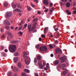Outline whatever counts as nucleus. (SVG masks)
<instances>
[{
    "label": "nucleus",
    "mask_w": 76,
    "mask_h": 76,
    "mask_svg": "<svg viewBox=\"0 0 76 76\" xmlns=\"http://www.w3.org/2000/svg\"><path fill=\"white\" fill-rule=\"evenodd\" d=\"M18 35L20 36V37H22V35H23V32L21 31H20L18 32Z\"/></svg>",
    "instance_id": "obj_21"
},
{
    "label": "nucleus",
    "mask_w": 76,
    "mask_h": 76,
    "mask_svg": "<svg viewBox=\"0 0 76 76\" xmlns=\"http://www.w3.org/2000/svg\"><path fill=\"white\" fill-rule=\"evenodd\" d=\"M73 6H76V2H74Z\"/></svg>",
    "instance_id": "obj_60"
},
{
    "label": "nucleus",
    "mask_w": 76,
    "mask_h": 76,
    "mask_svg": "<svg viewBox=\"0 0 76 76\" xmlns=\"http://www.w3.org/2000/svg\"><path fill=\"white\" fill-rule=\"evenodd\" d=\"M0 31L1 32H3V30L1 28L0 29Z\"/></svg>",
    "instance_id": "obj_58"
},
{
    "label": "nucleus",
    "mask_w": 76,
    "mask_h": 76,
    "mask_svg": "<svg viewBox=\"0 0 76 76\" xmlns=\"http://www.w3.org/2000/svg\"><path fill=\"white\" fill-rule=\"evenodd\" d=\"M65 66H66V64H59L58 66V67L57 68L58 70H59L60 69H61L62 67V69L63 70H66V69L64 68V67H65Z\"/></svg>",
    "instance_id": "obj_3"
},
{
    "label": "nucleus",
    "mask_w": 76,
    "mask_h": 76,
    "mask_svg": "<svg viewBox=\"0 0 76 76\" xmlns=\"http://www.w3.org/2000/svg\"><path fill=\"white\" fill-rule=\"evenodd\" d=\"M9 49L11 53H14L16 49V47L15 45H13L9 48Z\"/></svg>",
    "instance_id": "obj_2"
},
{
    "label": "nucleus",
    "mask_w": 76,
    "mask_h": 76,
    "mask_svg": "<svg viewBox=\"0 0 76 76\" xmlns=\"http://www.w3.org/2000/svg\"><path fill=\"white\" fill-rule=\"evenodd\" d=\"M27 24H26L24 25V26L25 28H26V27H27Z\"/></svg>",
    "instance_id": "obj_53"
},
{
    "label": "nucleus",
    "mask_w": 76,
    "mask_h": 76,
    "mask_svg": "<svg viewBox=\"0 0 76 76\" xmlns=\"http://www.w3.org/2000/svg\"><path fill=\"white\" fill-rule=\"evenodd\" d=\"M61 59V63H63V62L66 61V57H62Z\"/></svg>",
    "instance_id": "obj_10"
},
{
    "label": "nucleus",
    "mask_w": 76,
    "mask_h": 76,
    "mask_svg": "<svg viewBox=\"0 0 76 76\" xmlns=\"http://www.w3.org/2000/svg\"><path fill=\"white\" fill-rule=\"evenodd\" d=\"M73 9L74 10H76V8L75 7H74L73 8Z\"/></svg>",
    "instance_id": "obj_64"
},
{
    "label": "nucleus",
    "mask_w": 76,
    "mask_h": 76,
    "mask_svg": "<svg viewBox=\"0 0 76 76\" xmlns=\"http://www.w3.org/2000/svg\"><path fill=\"white\" fill-rule=\"evenodd\" d=\"M42 38H45V35L42 34Z\"/></svg>",
    "instance_id": "obj_51"
},
{
    "label": "nucleus",
    "mask_w": 76,
    "mask_h": 76,
    "mask_svg": "<svg viewBox=\"0 0 76 76\" xmlns=\"http://www.w3.org/2000/svg\"><path fill=\"white\" fill-rule=\"evenodd\" d=\"M28 30L30 33L33 32H36L37 30H36V26H32L31 24L28 25Z\"/></svg>",
    "instance_id": "obj_1"
},
{
    "label": "nucleus",
    "mask_w": 76,
    "mask_h": 76,
    "mask_svg": "<svg viewBox=\"0 0 76 76\" xmlns=\"http://www.w3.org/2000/svg\"><path fill=\"white\" fill-rule=\"evenodd\" d=\"M67 73V70H66L64 71V72H63L62 74L63 75H66Z\"/></svg>",
    "instance_id": "obj_23"
},
{
    "label": "nucleus",
    "mask_w": 76,
    "mask_h": 76,
    "mask_svg": "<svg viewBox=\"0 0 76 76\" xmlns=\"http://www.w3.org/2000/svg\"><path fill=\"white\" fill-rule=\"evenodd\" d=\"M18 67H19V68H21V66H22V64H21V63L20 62H19L18 64Z\"/></svg>",
    "instance_id": "obj_28"
},
{
    "label": "nucleus",
    "mask_w": 76,
    "mask_h": 76,
    "mask_svg": "<svg viewBox=\"0 0 76 76\" xmlns=\"http://www.w3.org/2000/svg\"><path fill=\"white\" fill-rule=\"evenodd\" d=\"M49 10L48 9H47L46 10H45V12H48V11Z\"/></svg>",
    "instance_id": "obj_42"
},
{
    "label": "nucleus",
    "mask_w": 76,
    "mask_h": 76,
    "mask_svg": "<svg viewBox=\"0 0 76 76\" xmlns=\"http://www.w3.org/2000/svg\"><path fill=\"white\" fill-rule=\"evenodd\" d=\"M18 25H19V26H21V25H22V24H21V23H19V24H18Z\"/></svg>",
    "instance_id": "obj_63"
},
{
    "label": "nucleus",
    "mask_w": 76,
    "mask_h": 76,
    "mask_svg": "<svg viewBox=\"0 0 76 76\" xmlns=\"http://www.w3.org/2000/svg\"><path fill=\"white\" fill-rule=\"evenodd\" d=\"M34 75L35 76H38V74L37 73H35Z\"/></svg>",
    "instance_id": "obj_45"
},
{
    "label": "nucleus",
    "mask_w": 76,
    "mask_h": 76,
    "mask_svg": "<svg viewBox=\"0 0 76 76\" xmlns=\"http://www.w3.org/2000/svg\"><path fill=\"white\" fill-rule=\"evenodd\" d=\"M60 4L61 5V6H62L63 5H64L65 4H64L63 3V2H60Z\"/></svg>",
    "instance_id": "obj_36"
},
{
    "label": "nucleus",
    "mask_w": 76,
    "mask_h": 76,
    "mask_svg": "<svg viewBox=\"0 0 76 76\" xmlns=\"http://www.w3.org/2000/svg\"><path fill=\"white\" fill-rule=\"evenodd\" d=\"M31 5L33 7H35V5H34L32 3H31Z\"/></svg>",
    "instance_id": "obj_39"
},
{
    "label": "nucleus",
    "mask_w": 76,
    "mask_h": 76,
    "mask_svg": "<svg viewBox=\"0 0 76 76\" xmlns=\"http://www.w3.org/2000/svg\"><path fill=\"white\" fill-rule=\"evenodd\" d=\"M37 60H41V57L39 55L37 56Z\"/></svg>",
    "instance_id": "obj_25"
},
{
    "label": "nucleus",
    "mask_w": 76,
    "mask_h": 76,
    "mask_svg": "<svg viewBox=\"0 0 76 76\" xmlns=\"http://www.w3.org/2000/svg\"><path fill=\"white\" fill-rule=\"evenodd\" d=\"M67 14L68 15H71V12H69Z\"/></svg>",
    "instance_id": "obj_59"
},
{
    "label": "nucleus",
    "mask_w": 76,
    "mask_h": 76,
    "mask_svg": "<svg viewBox=\"0 0 76 76\" xmlns=\"http://www.w3.org/2000/svg\"><path fill=\"white\" fill-rule=\"evenodd\" d=\"M24 72H27V73H30V71H29V70L26 69H25L24 70Z\"/></svg>",
    "instance_id": "obj_26"
},
{
    "label": "nucleus",
    "mask_w": 76,
    "mask_h": 76,
    "mask_svg": "<svg viewBox=\"0 0 76 76\" xmlns=\"http://www.w3.org/2000/svg\"><path fill=\"white\" fill-rule=\"evenodd\" d=\"M11 42V43H12V44H17V43H18L19 42V41L14 40Z\"/></svg>",
    "instance_id": "obj_15"
},
{
    "label": "nucleus",
    "mask_w": 76,
    "mask_h": 76,
    "mask_svg": "<svg viewBox=\"0 0 76 76\" xmlns=\"http://www.w3.org/2000/svg\"><path fill=\"white\" fill-rule=\"evenodd\" d=\"M17 7L19 9H22V5L21 4H18L17 5Z\"/></svg>",
    "instance_id": "obj_16"
},
{
    "label": "nucleus",
    "mask_w": 76,
    "mask_h": 76,
    "mask_svg": "<svg viewBox=\"0 0 76 76\" xmlns=\"http://www.w3.org/2000/svg\"><path fill=\"white\" fill-rule=\"evenodd\" d=\"M5 28L6 29H9V27L8 26H6Z\"/></svg>",
    "instance_id": "obj_41"
},
{
    "label": "nucleus",
    "mask_w": 76,
    "mask_h": 76,
    "mask_svg": "<svg viewBox=\"0 0 76 76\" xmlns=\"http://www.w3.org/2000/svg\"><path fill=\"white\" fill-rule=\"evenodd\" d=\"M56 53L57 54H61L62 53V51L60 49L58 48L56 50Z\"/></svg>",
    "instance_id": "obj_9"
},
{
    "label": "nucleus",
    "mask_w": 76,
    "mask_h": 76,
    "mask_svg": "<svg viewBox=\"0 0 76 76\" xmlns=\"http://www.w3.org/2000/svg\"><path fill=\"white\" fill-rule=\"evenodd\" d=\"M60 62V61H58V60H57L56 61L54 62V64L55 65L57 64H58Z\"/></svg>",
    "instance_id": "obj_22"
},
{
    "label": "nucleus",
    "mask_w": 76,
    "mask_h": 76,
    "mask_svg": "<svg viewBox=\"0 0 76 76\" xmlns=\"http://www.w3.org/2000/svg\"><path fill=\"white\" fill-rule=\"evenodd\" d=\"M44 69L45 70H48V68H47V67H45L44 68Z\"/></svg>",
    "instance_id": "obj_55"
},
{
    "label": "nucleus",
    "mask_w": 76,
    "mask_h": 76,
    "mask_svg": "<svg viewBox=\"0 0 76 76\" xmlns=\"http://www.w3.org/2000/svg\"><path fill=\"white\" fill-rule=\"evenodd\" d=\"M4 51L5 52H6V53L7 52V51H8V50H7V49H5L4 50Z\"/></svg>",
    "instance_id": "obj_57"
},
{
    "label": "nucleus",
    "mask_w": 76,
    "mask_h": 76,
    "mask_svg": "<svg viewBox=\"0 0 76 76\" xmlns=\"http://www.w3.org/2000/svg\"><path fill=\"white\" fill-rule=\"evenodd\" d=\"M41 40H42L41 38V37L39 38V41H41Z\"/></svg>",
    "instance_id": "obj_62"
},
{
    "label": "nucleus",
    "mask_w": 76,
    "mask_h": 76,
    "mask_svg": "<svg viewBox=\"0 0 76 76\" xmlns=\"http://www.w3.org/2000/svg\"><path fill=\"white\" fill-rule=\"evenodd\" d=\"M12 12H7L5 15V18H6V19L9 18L10 17V16H12Z\"/></svg>",
    "instance_id": "obj_5"
},
{
    "label": "nucleus",
    "mask_w": 76,
    "mask_h": 76,
    "mask_svg": "<svg viewBox=\"0 0 76 76\" xmlns=\"http://www.w3.org/2000/svg\"><path fill=\"white\" fill-rule=\"evenodd\" d=\"M4 23L5 25H7V26H10V22L6 20H4Z\"/></svg>",
    "instance_id": "obj_6"
},
{
    "label": "nucleus",
    "mask_w": 76,
    "mask_h": 76,
    "mask_svg": "<svg viewBox=\"0 0 76 76\" xmlns=\"http://www.w3.org/2000/svg\"><path fill=\"white\" fill-rule=\"evenodd\" d=\"M49 46L50 49H52V48H53V45H49Z\"/></svg>",
    "instance_id": "obj_35"
},
{
    "label": "nucleus",
    "mask_w": 76,
    "mask_h": 76,
    "mask_svg": "<svg viewBox=\"0 0 76 76\" xmlns=\"http://www.w3.org/2000/svg\"><path fill=\"white\" fill-rule=\"evenodd\" d=\"M47 50V48L46 46H41L39 48V50L40 51H46Z\"/></svg>",
    "instance_id": "obj_4"
},
{
    "label": "nucleus",
    "mask_w": 76,
    "mask_h": 76,
    "mask_svg": "<svg viewBox=\"0 0 76 76\" xmlns=\"http://www.w3.org/2000/svg\"><path fill=\"white\" fill-rule=\"evenodd\" d=\"M1 38H4V35H3L1 37Z\"/></svg>",
    "instance_id": "obj_56"
},
{
    "label": "nucleus",
    "mask_w": 76,
    "mask_h": 76,
    "mask_svg": "<svg viewBox=\"0 0 76 76\" xmlns=\"http://www.w3.org/2000/svg\"><path fill=\"white\" fill-rule=\"evenodd\" d=\"M54 56V55L53 54H52L50 55V57H53Z\"/></svg>",
    "instance_id": "obj_61"
},
{
    "label": "nucleus",
    "mask_w": 76,
    "mask_h": 76,
    "mask_svg": "<svg viewBox=\"0 0 76 76\" xmlns=\"http://www.w3.org/2000/svg\"><path fill=\"white\" fill-rule=\"evenodd\" d=\"M29 57H27L26 58H25V62L27 65H29V63H30V62L29 61Z\"/></svg>",
    "instance_id": "obj_7"
},
{
    "label": "nucleus",
    "mask_w": 76,
    "mask_h": 76,
    "mask_svg": "<svg viewBox=\"0 0 76 76\" xmlns=\"http://www.w3.org/2000/svg\"><path fill=\"white\" fill-rule=\"evenodd\" d=\"M14 12H17L19 13H21V12H22V10L19 8H16V9L14 10Z\"/></svg>",
    "instance_id": "obj_12"
},
{
    "label": "nucleus",
    "mask_w": 76,
    "mask_h": 76,
    "mask_svg": "<svg viewBox=\"0 0 76 76\" xmlns=\"http://www.w3.org/2000/svg\"><path fill=\"white\" fill-rule=\"evenodd\" d=\"M18 60V57H15L14 58V63H16L17 61Z\"/></svg>",
    "instance_id": "obj_17"
},
{
    "label": "nucleus",
    "mask_w": 76,
    "mask_h": 76,
    "mask_svg": "<svg viewBox=\"0 0 76 76\" xmlns=\"http://www.w3.org/2000/svg\"><path fill=\"white\" fill-rule=\"evenodd\" d=\"M37 23H34L32 25L33 26H36V25H37Z\"/></svg>",
    "instance_id": "obj_38"
},
{
    "label": "nucleus",
    "mask_w": 76,
    "mask_h": 76,
    "mask_svg": "<svg viewBox=\"0 0 76 76\" xmlns=\"http://www.w3.org/2000/svg\"><path fill=\"white\" fill-rule=\"evenodd\" d=\"M43 3L45 6H47L48 4V0H44Z\"/></svg>",
    "instance_id": "obj_11"
},
{
    "label": "nucleus",
    "mask_w": 76,
    "mask_h": 76,
    "mask_svg": "<svg viewBox=\"0 0 76 76\" xmlns=\"http://www.w3.org/2000/svg\"><path fill=\"white\" fill-rule=\"evenodd\" d=\"M58 42L57 40L55 41V44H58Z\"/></svg>",
    "instance_id": "obj_49"
},
{
    "label": "nucleus",
    "mask_w": 76,
    "mask_h": 76,
    "mask_svg": "<svg viewBox=\"0 0 76 76\" xmlns=\"http://www.w3.org/2000/svg\"><path fill=\"white\" fill-rule=\"evenodd\" d=\"M7 75L8 76H12V72H9L7 74Z\"/></svg>",
    "instance_id": "obj_29"
},
{
    "label": "nucleus",
    "mask_w": 76,
    "mask_h": 76,
    "mask_svg": "<svg viewBox=\"0 0 76 76\" xmlns=\"http://www.w3.org/2000/svg\"><path fill=\"white\" fill-rule=\"evenodd\" d=\"M7 34L8 35H9V36H12V34H11V33H10L9 31H7Z\"/></svg>",
    "instance_id": "obj_20"
},
{
    "label": "nucleus",
    "mask_w": 76,
    "mask_h": 76,
    "mask_svg": "<svg viewBox=\"0 0 76 76\" xmlns=\"http://www.w3.org/2000/svg\"><path fill=\"white\" fill-rule=\"evenodd\" d=\"M37 13L39 15H40V14H41V13L40 11H37Z\"/></svg>",
    "instance_id": "obj_47"
},
{
    "label": "nucleus",
    "mask_w": 76,
    "mask_h": 76,
    "mask_svg": "<svg viewBox=\"0 0 76 76\" xmlns=\"http://www.w3.org/2000/svg\"><path fill=\"white\" fill-rule=\"evenodd\" d=\"M54 10V7H52L51 9L50 10V12H53Z\"/></svg>",
    "instance_id": "obj_30"
},
{
    "label": "nucleus",
    "mask_w": 76,
    "mask_h": 76,
    "mask_svg": "<svg viewBox=\"0 0 76 76\" xmlns=\"http://www.w3.org/2000/svg\"><path fill=\"white\" fill-rule=\"evenodd\" d=\"M38 20V19L37 18H34V20H33V22H37Z\"/></svg>",
    "instance_id": "obj_34"
},
{
    "label": "nucleus",
    "mask_w": 76,
    "mask_h": 76,
    "mask_svg": "<svg viewBox=\"0 0 76 76\" xmlns=\"http://www.w3.org/2000/svg\"><path fill=\"white\" fill-rule=\"evenodd\" d=\"M73 14H75L76 13V11H74L73 12Z\"/></svg>",
    "instance_id": "obj_52"
},
{
    "label": "nucleus",
    "mask_w": 76,
    "mask_h": 76,
    "mask_svg": "<svg viewBox=\"0 0 76 76\" xmlns=\"http://www.w3.org/2000/svg\"><path fill=\"white\" fill-rule=\"evenodd\" d=\"M34 59V62L35 63V64H36V63L37 62V59L36 58H35Z\"/></svg>",
    "instance_id": "obj_31"
},
{
    "label": "nucleus",
    "mask_w": 76,
    "mask_h": 76,
    "mask_svg": "<svg viewBox=\"0 0 76 76\" xmlns=\"http://www.w3.org/2000/svg\"><path fill=\"white\" fill-rule=\"evenodd\" d=\"M27 8L28 10L29 11H30L32 10V8H31V7H30L29 6H27Z\"/></svg>",
    "instance_id": "obj_24"
},
{
    "label": "nucleus",
    "mask_w": 76,
    "mask_h": 76,
    "mask_svg": "<svg viewBox=\"0 0 76 76\" xmlns=\"http://www.w3.org/2000/svg\"><path fill=\"white\" fill-rule=\"evenodd\" d=\"M48 29V27H45V28H44V33L45 34H46L47 33V29Z\"/></svg>",
    "instance_id": "obj_18"
},
{
    "label": "nucleus",
    "mask_w": 76,
    "mask_h": 76,
    "mask_svg": "<svg viewBox=\"0 0 76 76\" xmlns=\"http://www.w3.org/2000/svg\"><path fill=\"white\" fill-rule=\"evenodd\" d=\"M56 36L57 37H59V36H60V34H59V33H57L56 34Z\"/></svg>",
    "instance_id": "obj_50"
},
{
    "label": "nucleus",
    "mask_w": 76,
    "mask_h": 76,
    "mask_svg": "<svg viewBox=\"0 0 76 76\" xmlns=\"http://www.w3.org/2000/svg\"><path fill=\"white\" fill-rule=\"evenodd\" d=\"M27 55H28L27 52H24V54L23 55V56L24 58H26L27 57H28V56H27Z\"/></svg>",
    "instance_id": "obj_14"
},
{
    "label": "nucleus",
    "mask_w": 76,
    "mask_h": 76,
    "mask_svg": "<svg viewBox=\"0 0 76 76\" xmlns=\"http://www.w3.org/2000/svg\"><path fill=\"white\" fill-rule=\"evenodd\" d=\"M53 5V4H52V3H50V7H52Z\"/></svg>",
    "instance_id": "obj_44"
},
{
    "label": "nucleus",
    "mask_w": 76,
    "mask_h": 76,
    "mask_svg": "<svg viewBox=\"0 0 76 76\" xmlns=\"http://www.w3.org/2000/svg\"><path fill=\"white\" fill-rule=\"evenodd\" d=\"M39 47V44L37 45H36V48H37V49H38Z\"/></svg>",
    "instance_id": "obj_33"
},
{
    "label": "nucleus",
    "mask_w": 76,
    "mask_h": 76,
    "mask_svg": "<svg viewBox=\"0 0 76 76\" xmlns=\"http://www.w3.org/2000/svg\"><path fill=\"white\" fill-rule=\"evenodd\" d=\"M18 31H20V30L21 29H22V27L20 26V27H19V28H18Z\"/></svg>",
    "instance_id": "obj_40"
},
{
    "label": "nucleus",
    "mask_w": 76,
    "mask_h": 76,
    "mask_svg": "<svg viewBox=\"0 0 76 76\" xmlns=\"http://www.w3.org/2000/svg\"><path fill=\"white\" fill-rule=\"evenodd\" d=\"M56 26H55L54 27V28L55 31H57L58 30V28H56Z\"/></svg>",
    "instance_id": "obj_27"
},
{
    "label": "nucleus",
    "mask_w": 76,
    "mask_h": 76,
    "mask_svg": "<svg viewBox=\"0 0 76 76\" xmlns=\"http://www.w3.org/2000/svg\"><path fill=\"white\" fill-rule=\"evenodd\" d=\"M11 6L13 9H16V4H15V2H12Z\"/></svg>",
    "instance_id": "obj_8"
},
{
    "label": "nucleus",
    "mask_w": 76,
    "mask_h": 76,
    "mask_svg": "<svg viewBox=\"0 0 76 76\" xmlns=\"http://www.w3.org/2000/svg\"><path fill=\"white\" fill-rule=\"evenodd\" d=\"M66 4L67 7H69L70 6L71 4H70V3L69 2H67Z\"/></svg>",
    "instance_id": "obj_19"
},
{
    "label": "nucleus",
    "mask_w": 76,
    "mask_h": 76,
    "mask_svg": "<svg viewBox=\"0 0 76 76\" xmlns=\"http://www.w3.org/2000/svg\"><path fill=\"white\" fill-rule=\"evenodd\" d=\"M11 69L15 72H16L18 70V68L16 67H14L13 66H11Z\"/></svg>",
    "instance_id": "obj_13"
},
{
    "label": "nucleus",
    "mask_w": 76,
    "mask_h": 76,
    "mask_svg": "<svg viewBox=\"0 0 76 76\" xmlns=\"http://www.w3.org/2000/svg\"><path fill=\"white\" fill-rule=\"evenodd\" d=\"M34 1L36 2V3H38V0H34Z\"/></svg>",
    "instance_id": "obj_43"
},
{
    "label": "nucleus",
    "mask_w": 76,
    "mask_h": 76,
    "mask_svg": "<svg viewBox=\"0 0 76 76\" xmlns=\"http://www.w3.org/2000/svg\"><path fill=\"white\" fill-rule=\"evenodd\" d=\"M18 55L19 53L17 52H16L14 54V56H18Z\"/></svg>",
    "instance_id": "obj_32"
},
{
    "label": "nucleus",
    "mask_w": 76,
    "mask_h": 76,
    "mask_svg": "<svg viewBox=\"0 0 76 76\" xmlns=\"http://www.w3.org/2000/svg\"><path fill=\"white\" fill-rule=\"evenodd\" d=\"M46 67H48V68H49V64L47 63V65L46 66Z\"/></svg>",
    "instance_id": "obj_48"
},
{
    "label": "nucleus",
    "mask_w": 76,
    "mask_h": 76,
    "mask_svg": "<svg viewBox=\"0 0 76 76\" xmlns=\"http://www.w3.org/2000/svg\"><path fill=\"white\" fill-rule=\"evenodd\" d=\"M40 69H42L43 68V66H42L40 65L39 66Z\"/></svg>",
    "instance_id": "obj_46"
},
{
    "label": "nucleus",
    "mask_w": 76,
    "mask_h": 76,
    "mask_svg": "<svg viewBox=\"0 0 76 76\" xmlns=\"http://www.w3.org/2000/svg\"><path fill=\"white\" fill-rule=\"evenodd\" d=\"M8 5V4H7V2H5V3L4 4V6L5 7H7Z\"/></svg>",
    "instance_id": "obj_37"
},
{
    "label": "nucleus",
    "mask_w": 76,
    "mask_h": 76,
    "mask_svg": "<svg viewBox=\"0 0 76 76\" xmlns=\"http://www.w3.org/2000/svg\"><path fill=\"white\" fill-rule=\"evenodd\" d=\"M52 12H50H50H49L48 13V14H49V15H52Z\"/></svg>",
    "instance_id": "obj_54"
}]
</instances>
